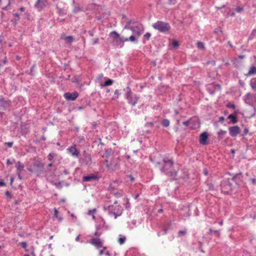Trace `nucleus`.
I'll use <instances>...</instances> for the list:
<instances>
[{
	"instance_id": "obj_54",
	"label": "nucleus",
	"mask_w": 256,
	"mask_h": 256,
	"mask_svg": "<svg viewBox=\"0 0 256 256\" xmlns=\"http://www.w3.org/2000/svg\"><path fill=\"white\" fill-rule=\"evenodd\" d=\"M8 147L11 148L12 146L13 142H8L6 144Z\"/></svg>"
},
{
	"instance_id": "obj_8",
	"label": "nucleus",
	"mask_w": 256,
	"mask_h": 256,
	"mask_svg": "<svg viewBox=\"0 0 256 256\" xmlns=\"http://www.w3.org/2000/svg\"><path fill=\"white\" fill-rule=\"evenodd\" d=\"M64 96L67 100H74L78 97V94L76 92H74L72 93L66 92Z\"/></svg>"
},
{
	"instance_id": "obj_26",
	"label": "nucleus",
	"mask_w": 256,
	"mask_h": 256,
	"mask_svg": "<svg viewBox=\"0 0 256 256\" xmlns=\"http://www.w3.org/2000/svg\"><path fill=\"white\" fill-rule=\"evenodd\" d=\"M113 83V80H112L111 79H108L107 80L102 84V86H110Z\"/></svg>"
},
{
	"instance_id": "obj_41",
	"label": "nucleus",
	"mask_w": 256,
	"mask_h": 256,
	"mask_svg": "<svg viewBox=\"0 0 256 256\" xmlns=\"http://www.w3.org/2000/svg\"><path fill=\"white\" fill-rule=\"evenodd\" d=\"M249 180L250 182L252 184L256 185V178H250Z\"/></svg>"
},
{
	"instance_id": "obj_38",
	"label": "nucleus",
	"mask_w": 256,
	"mask_h": 256,
	"mask_svg": "<svg viewBox=\"0 0 256 256\" xmlns=\"http://www.w3.org/2000/svg\"><path fill=\"white\" fill-rule=\"evenodd\" d=\"M20 244L21 246L24 248L26 250V251H28V250H26V248H27V244L26 242H20Z\"/></svg>"
},
{
	"instance_id": "obj_56",
	"label": "nucleus",
	"mask_w": 256,
	"mask_h": 256,
	"mask_svg": "<svg viewBox=\"0 0 256 256\" xmlns=\"http://www.w3.org/2000/svg\"><path fill=\"white\" fill-rule=\"evenodd\" d=\"M94 235L96 236H100L101 235V232H96L94 234Z\"/></svg>"
},
{
	"instance_id": "obj_10",
	"label": "nucleus",
	"mask_w": 256,
	"mask_h": 256,
	"mask_svg": "<svg viewBox=\"0 0 256 256\" xmlns=\"http://www.w3.org/2000/svg\"><path fill=\"white\" fill-rule=\"evenodd\" d=\"M10 100H6L2 96H0V108L5 110L10 106Z\"/></svg>"
},
{
	"instance_id": "obj_52",
	"label": "nucleus",
	"mask_w": 256,
	"mask_h": 256,
	"mask_svg": "<svg viewBox=\"0 0 256 256\" xmlns=\"http://www.w3.org/2000/svg\"><path fill=\"white\" fill-rule=\"evenodd\" d=\"M183 124L186 126H188L190 124V120H186L182 122Z\"/></svg>"
},
{
	"instance_id": "obj_55",
	"label": "nucleus",
	"mask_w": 256,
	"mask_h": 256,
	"mask_svg": "<svg viewBox=\"0 0 256 256\" xmlns=\"http://www.w3.org/2000/svg\"><path fill=\"white\" fill-rule=\"evenodd\" d=\"M80 10H81V9H80V8H78H78H76L74 9V12H79V11H80Z\"/></svg>"
},
{
	"instance_id": "obj_35",
	"label": "nucleus",
	"mask_w": 256,
	"mask_h": 256,
	"mask_svg": "<svg viewBox=\"0 0 256 256\" xmlns=\"http://www.w3.org/2000/svg\"><path fill=\"white\" fill-rule=\"evenodd\" d=\"M126 241V238L124 236V237H120L118 238V242L120 244H124V242Z\"/></svg>"
},
{
	"instance_id": "obj_39",
	"label": "nucleus",
	"mask_w": 256,
	"mask_h": 256,
	"mask_svg": "<svg viewBox=\"0 0 256 256\" xmlns=\"http://www.w3.org/2000/svg\"><path fill=\"white\" fill-rule=\"evenodd\" d=\"M116 182H114V184H111L108 186V190L112 192V188H114V184Z\"/></svg>"
},
{
	"instance_id": "obj_51",
	"label": "nucleus",
	"mask_w": 256,
	"mask_h": 256,
	"mask_svg": "<svg viewBox=\"0 0 256 256\" xmlns=\"http://www.w3.org/2000/svg\"><path fill=\"white\" fill-rule=\"evenodd\" d=\"M154 125V123L152 122H147L146 124V127H152Z\"/></svg>"
},
{
	"instance_id": "obj_13",
	"label": "nucleus",
	"mask_w": 256,
	"mask_h": 256,
	"mask_svg": "<svg viewBox=\"0 0 256 256\" xmlns=\"http://www.w3.org/2000/svg\"><path fill=\"white\" fill-rule=\"evenodd\" d=\"M200 142L202 145L208 144V134L206 132H204L200 135Z\"/></svg>"
},
{
	"instance_id": "obj_2",
	"label": "nucleus",
	"mask_w": 256,
	"mask_h": 256,
	"mask_svg": "<svg viewBox=\"0 0 256 256\" xmlns=\"http://www.w3.org/2000/svg\"><path fill=\"white\" fill-rule=\"evenodd\" d=\"M105 211H108V214L111 216H114V218H116L118 216H121L123 208L118 204V201L114 202V204L104 208Z\"/></svg>"
},
{
	"instance_id": "obj_30",
	"label": "nucleus",
	"mask_w": 256,
	"mask_h": 256,
	"mask_svg": "<svg viewBox=\"0 0 256 256\" xmlns=\"http://www.w3.org/2000/svg\"><path fill=\"white\" fill-rule=\"evenodd\" d=\"M162 124L164 127H168L170 125V121L168 119H164L162 122Z\"/></svg>"
},
{
	"instance_id": "obj_50",
	"label": "nucleus",
	"mask_w": 256,
	"mask_h": 256,
	"mask_svg": "<svg viewBox=\"0 0 256 256\" xmlns=\"http://www.w3.org/2000/svg\"><path fill=\"white\" fill-rule=\"evenodd\" d=\"M170 4H175L177 2V0H168Z\"/></svg>"
},
{
	"instance_id": "obj_61",
	"label": "nucleus",
	"mask_w": 256,
	"mask_h": 256,
	"mask_svg": "<svg viewBox=\"0 0 256 256\" xmlns=\"http://www.w3.org/2000/svg\"><path fill=\"white\" fill-rule=\"evenodd\" d=\"M128 178H130V180L132 182H134V177H133L132 176L130 175V176H128Z\"/></svg>"
},
{
	"instance_id": "obj_34",
	"label": "nucleus",
	"mask_w": 256,
	"mask_h": 256,
	"mask_svg": "<svg viewBox=\"0 0 256 256\" xmlns=\"http://www.w3.org/2000/svg\"><path fill=\"white\" fill-rule=\"evenodd\" d=\"M206 183L208 186L209 190H213L214 189V184L212 183L209 182H206Z\"/></svg>"
},
{
	"instance_id": "obj_40",
	"label": "nucleus",
	"mask_w": 256,
	"mask_h": 256,
	"mask_svg": "<svg viewBox=\"0 0 256 256\" xmlns=\"http://www.w3.org/2000/svg\"><path fill=\"white\" fill-rule=\"evenodd\" d=\"M111 152H112V150L111 149H106V150H105V154H104V156L106 157H108V156L110 153H111Z\"/></svg>"
},
{
	"instance_id": "obj_24",
	"label": "nucleus",
	"mask_w": 256,
	"mask_h": 256,
	"mask_svg": "<svg viewBox=\"0 0 256 256\" xmlns=\"http://www.w3.org/2000/svg\"><path fill=\"white\" fill-rule=\"evenodd\" d=\"M250 86L252 89L256 90V78H252L250 82Z\"/></svg>"
},
{
	"instance_id": "obj_18",
	"label": "nucleus",
	"mask_w": 256,
	"mask_h": 256,
	"mask_svg": "<svg viewBox=\"0 0 256 256\" xmlns=\"http://www.w3.org/2000/svg\"><path fill=\"white\" fill-rule=\"evenodd\" d=\"M82 161L86 165H90L92 163V158L90 154H86Z\"/></svg>"
},
{
	"instance_id": "obj_4",
	"label": "nucleus",
	"mask_w": 256,
	"mask_h": 256,
	"mask_svg": "<svg viewBox=\"0 0 256 256\" xmlns=\"http://www.w3.org/2000/svg\"><path fill=\"white\" fill-rule=\"evenodd\" d=\"M152 27L154 29L161 32H168L170 28V26L168 23L160 20L153 24Z\"/></svg>"
},
{
	"instance_id": "obj_47",
	"label": "nucleus",
	"mask_w": 256,
	"mask_h": 256,
	"mask_svg": "<svg viewBox=\"0 0 256 256\" xmlns=\"http://www.w3.org/2000/svg\"><path fill=\"white\" fill-rule=\"evenodd\" d=\"M5 194L8 198H12L11 194L9 191L6 190L5 192Z\"/></svg>"
},
{
	"instance_id": "obj_64",
	"label": "nucleus",
	"mask_w": 256,
	"mask_h": 256,
	"mask_svg": "<svg viewBox=\"0 0 256 256\" xmlns=\"http://www.w3.org/2000/svg\"><path fill=\"white\" fill-rule=\"evenodd\" d=\"M20 12H24V10H25V8L22 6L20 8Z\"/></svg>"
},
{
	"instance_id": "obj_60",
	"label": "nucleus",
	"mask_w": 256,
	"mask_h": 256,
	"mask_svg": "<svg viewBox=\"0 0 256 256\" xmlns=\"http://www.w3.org/2000/svg\"><path fill=\"white\" fill-rule=\"evenodd\" d=\"M204 175L206 176H207L208 174V170H207V169L205 168L204 170Z\"/></svg>"
},
{
	"instance_id": "obj_53",
	"label": "nucleus",
	"mask_w": 256,
	"mask_h": 256,
	"mask_svg": "<svg viewBox=\"0 0 256 256\" xmlns=\"http://www.w3.org/2000/svg\"><path fill=\"white\" fill-rule=\"evenodd\" d=\"M48 160L50 161H51L52 160V159L53 158L54 156H53L52 155V154H50L48 156Z\"/></svg>"
},
{
	"instance_id": "obj_49",
	"label": "nucleus",
	"mask_w": 256,
	"mask_h": 256,
	"mask_svg": "<svg viewBox=\"0 0 256 256\" xmlns=\"http://www.w3.org/2000/svg\"><path fill=\"white\" fill-rule=\"evenodd\" d=\"M99 42V39L98 38H94L92 42V44L94 45L98 44Z\"/></svg>"
},
{
	"instance_id": "obj_5",
	"label": "nucleus",
	"mask_w": 256,
	"mask_h": 256,
	"mask_svg": "<svg viewBox=\"0 0 256 256\" xmlns=\"http://www.w3.org/2000/svg\"><path fill=\"white\" fill-rule=\"evenodd\" d=\"M222 192L225 194H228L234 187L233 183L231 182L230 178L224 179L220 184Z\"/></svg>"
},
{
	"instance_id": "obj_32",
	"label": "nucleus",
	"mask_w": 256,
	"mask_h": 256,
	"mask_svg": "<svg viewBox=\"0 0 256 256\" xmlns=\"http://www.w3.org/2000/svg\"><path fill=\"white\" fill-rule=\"evenodd\" d=\"M226 133V131L222 130H220L218 132V138H222V136L224 135Z\"/></svg>"
},
{
	"instance_id": "obj_57",
	"label": "nucleus",
	"mask_w": 256,
	"mask_h": 256,
	"mask_svg": "<svg viewBox=\"0 0 256 256\" xmlns=\"http://www.w3.org/2000/svg\"><path fill=\"white\" fill-rule=\"evenodd\" d=\"M13 163V162H12L10 160L8 159L6 161V164L8 165L11 164Z\"/></svg>"
},
{
	"instance_id": "obj_22",
	"label": "nucleus",
	"mask_w": 256,
	"mask_h": 256,
	"mask_svg": "<svg viewBox=\"0 0 256 256\" xmlns=\"http://www.w3.org/2000/svg\"><path fill=\"white\" fill-rule=\"evenodd\" d=\"M111 193L116 198H120L122 196V194L118 192L115 188H112V192Z\"/></svg>"
},
{
	"instance_id": "obj_15",
	"label": "nucleus",
	"mask_w": 256,
	"mask_h": 256,
	"mask_svg": "<svg viewBox=\"0 0 256 256\" xmlns=\"http://www.w3.org/2000/svg\"><path fill=\"white\" fill-rule=\"evenodd\" d=\"M67 150L73 156L78 157L80 154V152L76 148V145L75 144L68 148Z\"/></svg>"
},
{
	"instance_id": "obj_62",
	"label": "nucleus",
	"mask_w": 256,
	"mask_h": 256,
	"mask_svg": "<svg viewBox=\"0 0 256 256\" xmlns=\"http://www.w3.org/2000/svg\"><path fill=\"white\" fill-rule=\"evenodd\" d=\"M6 186V184L2 181H0V186Z\"/></svg>"
},
{
	"instance_id": "obj_16",
	"label": "nucleus",
	"mask_w": 256,
	"mask_h": 256,
	"mask_svg": "<svg viewBox=\"0 0 256 256\" xmlns=\"http://www.w3.org/2000/svg\"><path fill=\"white\" fill-rule=\"evenodd\" d=\"M98 180V176L94 174H91L84 176L82 178L83 182H91L92 180Z\"/></svg>"
},
{
	"instance_id": "obj_6",
	"label": "nucleus",
	"mask_w": 256,
	"mask_h": 256,
	"mask_svg": "<svg viewBox=\"0 0 256 256\" xmlns=\"http://www.w3.org/2000/svg\"><path fill=\"white\" fill-rule=\"evenodd\" d=\"M89 242L94 246L97 249H100L103 247L102 242L98 238H94L90 240Z\"/></svg>"
},
{
	"instance_id": "obj_20",
	"label": "nucleus",
	"mask_w": 256,
	"mask_h": 256,
	"mask_svg": "<svg viewBox=\"0 0 256 256\" xmlns=\"http://www.w3.org/2000/svg\"><path fill=\"white\" fill-rule=\"evenodd\" d=\"M256 74V67L252 66L250 68L248 74H246V76H250Z\"/></svg>"
},
{
	"instance_id": "obj_9",
	"label": "nucleus",
	"mask_w": 256,
	"mask_h": 256,
	"mask_svg": "<svg viewBox=\"0 0 256 256\" xmlns=\"http://www.w3.org/2000/svg\"><path fill=\"white\" fill-rule=\"evenodd\" d=\"M230 179L232 183L234 182L236 185H239L242 181V176L241 173L236 174Z\"/></svg>"
},
{
	"instance_id": "obj_46",
	"label": "nucleus",
	"mask_w": 256,
	"mask_h": 256,
	"mask_svg": "<svg viewBox=\"0 0 256 256\" xmlns=\"http://www.w3.org/2000/svg\"><path fill=\"white\" fill-rule=\"evenodd\" d=\"M172 45L174 47H176L178 46V42L177 40H174L172 42Z\"/></svg>"
},
{
	"instance_id": "obj_59",
	"label": "nucleus",
	"mask_w": 256,
	"mask_h": 256,
	"mask_svg": "<svg viewBox=\"0 0 256 256\" xmlns=\"http://www.w3.org/2000/svg\"><path fill=\"white\" fill-rule=\"evenodd\" d=\"M105 254L108 256H112V254L108 251H106L104 252Z\"/></svg>"
},
{
	"instance_id": "obj_3",
	"label": "nucleus",
	"mask_w": 256,
	"mask_h": 256,
	"mask_svg": "<svg viewBox=\"0 0 256 256\" xmlns=\"http://www.w3.org/2000/svg\"><path fill=\"white\" fill-rule=\"evenodd\" d=\"M132 30L133 34L139 38L144 31V27L142 24L136 22H128L124 26V30Z\"/></svg>"
},
{
	"instance_id": "obj_11",
	"label": "nucleus",
	"mask_w": 256,
	"mask_h": 256,
	"mask_svg": "<svg viewBox=\"0 0 256 256\" xmlns=\"http://www.w3.org/2000/svg\"><path fill=\"white\" fill-rule=\"evenodd\" d=\"M229 133L232 136H236L240 131V128L238 126L230 127Z\"/></svg>"
},
{
	"instance_id": "obj_1",
	"label": "nucleus",
	"mask_w": 256,
	"mask_h": 256,
	"mask_svg": "<svg viewBox=\"0 0 256 256\" xmlns=\"http://www.w3.org/2000/svg\"><path fill=\"white\" fill-rule=\"evenodd\" d=\"M158 165H162L160 170L165 173L166 176L172 178V180L176 179L178 172L174 168V162L172 159L165 158L162 160V162H156Z\"/></svg>"
},
{
	"instance_id": "obj_48",
	"label": "nucleus",
	"mask_w": 256,
	"mask_h": 256,
	"mask_svg": "<svg viewBox=\"0 0 256 256\" xmlns=\"http://www.w3.org/2000/svg\"><path fill=\"white\" fill-rule=\"evenodd\" d=\"M227 106L228 108H232V109H235L236 108V106L234 104H228L227 105Z\"/></svg>"
},
{
	"instance_id": "obj_25",
	"label": "nucleus",
	"mask_w": 256,
	"mask_h": 256,
	"mask_svg": "<svg viewBox=\"0 0 256 256\" xmlns=\"http://www.w3.org/2000/svg\"><path fill=\"white\" fill-rule=\"evenodd\" d=\"M110 36H111L114 39H116V38H119L120 39V38L121 37V36H120L118 32H115V31L111 32L110 34Z\"/></svg>"
},
{
	"instance_id": "obj_44",
	"label": "nucleus",
	"mask_w": 256,
	"mask_h": 256,
	"mask_svg": "<svg viewBox=\"0 0 256 256\" xmlns=\"http://www.w3.org/2000/svg\"><path fill=\"white\" fill-rule=\"evenodd\" d=\"M37 166L38 167H40L41 168H43V164L42 163H40L39 162H38L36 163H35L34 164V166Z\"/></svg>"
},
{
	"instance_id": "obj_23",
	"label": "nucleus",
	"mask_w": 256,
	"mask_h": 256,
	"mask_svg": "<svg viewBox=\"0 0 256 256\" xmlns=\"http://www.w3.org/2000/svg\"><path fill=\"white\" fill-rule=\"evenodd\" d=\"M54 216L58 219L60 222H61L62 220V216L59 215L58 212L56 208L54 210Z\"/></svg>"
},
{
	"instance_id": "obj_17",
	"label": "nucleus",
	"mask_w": 256,
	"mask_h": 256,
	"mask_svg": "<svg viewBox=\"0 0 256 256\" xmlns=\"http://www.w3.org/2000/svg\"><path fill=\"white\" fill-rule=\"evenodd\" d=\"M16 172L22 173L24 170V165L20 162H17L16 163Z\"/></svg>"
},
{
	"instance_id": "obj_31",
	"label": "nucleus",
	"mask_w": 256,
	"mask_h": 256,
	"mask_svg": "<svg viewBox=\"0 0 256 256\" xmlns=\"http://www.w3.org/2000/svg\"><path fill=\"white\" fill-rule=\"evenodd\" d=\"M187 233V230L186 229L184 230H180L178 233V236H184V235H186Z\"/></svg>"
},
{
	"instance_id": "obj_63",
	"label": "nucleus",
	"mask_w": 256,
	"mask_h": 256,
	"mask_svg": "<svg viewBox=\"0 0 256 256\" xmlns=\"http://www.w3.org/2000/svg\"><path fill=\"white\" fill-rule=\"evenodd\" d=\"M224 120V118L223 116H221L220 118L219 121L222 122Z\"/></svg>"
},
{
	"instance_id": "obj_58",
	"label": "nucleus",
	"mask_w": 256,
	"mask_h": 256,
	"mask_svg": "<svg viewBox=\"0 0 256 256\" xmlns=\"http://www.w3.org/2000/svg\"><path fill=\"white\" fill-rule=\"evenodd\" d=\"M16 174L18 175V179H20V180H21L22 179V177L21 176V173H19V172H16Z\"/></svg>"
},
{
	"instance_id": "obj_37",
	"label": "nucleus",
	"mask_w": 256,
	"mask_h": 256,
	"mask_svg": "<svg viewBox=\"0 0 256 256\" xmlns=\"http://www.w3.org/2000/svg\"><path fill=\"white\" fill-rule=\"evenodd\" d=\"M106 249V246H104L102 247L101 248L99 249L100 250V251H99V255L100 256H102V255L104 254V251Z\"/></svg>"
},
{
	"instance_id": "obj_27",
	"label": "nucleus",
	"mask_w": 256,
	"mask_h": 256,
	"mask_svg": "<svg viewBox=\"0 0 256 256\" xmlns=\"http://www.w3.org/2000/svg\"><path fill=\"white\" fill-rule=\"evenodd\" d=\"M228 118L231 120L233 124H236L238 122V120H237L236 116L232 114L229 115L228 116Z\"/></svg>"
},
{
	"instance_id": "obj_19",
	"label": "nucleus",
	"mask_w": 256,
	"mask_h": 256,
	"mask_svg": "<svg viewBox=\"0 0 256 256\" xmlns=\"http://www.w3.org/2000/svg\"><path fill=\"white\" fill-rule=\"evenodd\" d=\"M128 101V103L131 104L132 106H134L138 102V98L136 97L133 98L132 96L126 98Z\"/></svg>"
},
{
	"instance_id": "obj_28",
	"label": "nucleus",
	"mask_w": 256,
	"mask_h": 256,
	"mask_svg": "<svg viewBox=\"0 0 256 256\" xmlns=\"http://www.w3.org/2000/svg\"><path fill=\"white\" fill-rule=\"evenodd\" d=\"M197 47L198 49L201 50H204L205 49L204 44L202 42H197Z\"/></svg>"
},
{
	"instance_id": "obj_33",
	"label": "nucleus",
	"mask_w": 256,
	"mask_h": 256,
	"mask_svg": "<svg viewBox=\"0 0 256 256\" xmlns=\"http://www.w3.org/2000/svg\"><path fill=\"white\" fill-rule=\"evenodd\" d=\"M209 233L210 234H212V233H214L218 236H220V232L218 230H214L212 228L210 229Z\"/></svg>"
},
{
	"instance_id": "obj_29",
	"label": "nucleus",
	"mask_w": 256,
	"mask_h": 256,
	"mask_svg": "<svg viewBox=\"0 0 256 256\" xmlns=\"http://www.w3.org/2000/svg\"><path fill=\"white\" fill-rule=\"evenodd\" d=\"M96 209L93 208L92 210H90L88 211V214L90 216H92L94 220L95 219V216H94V214L96 212Z\"/></svg>"
},
{
	"instance_id": "obj_42",
	"label": "nucleus",
	"mask_w": 256,
	"mask_h": 256,
	"mask_svg": "<svg viewBox=\"0 0 256 256\" xmlns=\"http://www.w3.org/2000/svg\"><path fill=\"white\" fill-rule=\"evenodd\" d=\"M151 36V34L150 32H146L144 35V37L146 39V40H149Z\"/></svg>"
},
{
	"instance_id": "obj_43",
	"label": "nucleus",
	"mask_w": 256,
	"mask_h": 256,
	"mask_svg": "<svg viewBox=\"0 0 256 256\" xmlns=\"http://www.w3.org/2000/svg\"><path fill=\"white\" fill-rule=\"evenodd\" d=\"M236 10L238 12H241L244 10V8L242 7L238 6L236 8Z\"/></svg>"
},
{
	"instance_id": "obj_7",
	"label": "nucleus",
	"mask_w": 256,
	"mask_h": 256,
	"mask_svg": "<svg viewBox=\"0 0 256 256\" xmlns=\"http://www.w3.org/2000/svg\"><path fill=\"white\" fill-rule=\"evenodd\" d=\"M47 5L48 2L46 0H36L34 4V7L38 11H41L43 8L46 7Z\"/></svg>"
},
{
	"instance_id": "obj_36",
	"label": "nucleus",
	"mask_w": 256,
	"mask_h": 256,
	"mask_svg": "<svg viewBox=\"0 0 256 256\" xmlns=\"http://www.w3.org/2000/svg\"><path fill=\"white\" fill-rule=\"evenodd\" d=\"M65 40L67 42L70 43L73 42L74 38L72 36H68L66 37Z\"/></svg>"
},
{
	"instance_id": "obj_21",
	"label": "nucleus",
	"mask_w": 256,
	"mask_h": 256,
	"mask_svg": "<svg viewBox=\"0 0 256 256\" xmlns=\"http://www.w3.org/2000/svg\"><path fill=\"white\" fill-rule=\"evenodd\" d=\"M126 92V97L128 98L132 96V90L129 86H127L126 88L124 89Z\"/></svg>"
},
{
	"instance_id": "obj_12",
	"label": "nucleus",
	"mask_w": 256,
	"mask_h": 256,
	"mask_svg": "<svg viewBox=\"0 0 256 256\" xmlns=\"http://www.w3.org/2000/svg\"><path fill=\"white\" fill-rule=\"evenodd\" d=\"M255 100L256 97L253 94L248 93L245 96V102L250 106H252Z\"/></svg>"
},
{
	"instance_id": "obj_14",
	"label": "nucleus",
	"mask_w": 256,
	"mask_h": 256,
	"mask_svg": "<svg viewBox=\"0 0 256 256\" xmlns=\"http://www.w3.org/2000/svg\"><path fill=\"white\" fill-rule=\"evenodd\" d=\"M138 38H137L136 35H132L128 38H126L124 36H122L120 38V40L122 42H126L128 41H130L132 42H138Z\"/></svg>"
},
{
	"instance_id": "obj_45",
	"label": "nucleus",
	"mask_w": 256,
	"mask_h": 256,
	"mask_svg": "<svg viewBox=\"0 0 256 256\" xmlns=\"http://www.w3.org/2000/svg\"><path fill=\"white\" fill-rule=\"evenodd\" d=\"M118 94H119V91H118V90H116L114 91V95H116V96L115 97L113 98V100H114L115 98H118Z\"/></svg>"
}]
</instances>
